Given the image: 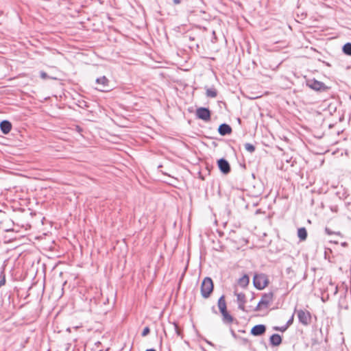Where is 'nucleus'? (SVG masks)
Returning <instances> with one entry per match:
<instances>
[{
    "mask_svg": "<svg viewBox=\"0 0 351 351\" xmlns=\"http://www.w3.org/2000/svg\"><path fill=\"white\" fill-rule=\"evenodd\" d=\"M213 282L210 277L203 279L201 285V294L204 298H208L213 291Z\"/></svg>",
    "mask_w": 351,
    "mask_h": 351,
    "instance_id": "nucleus-1",
    "label": "nucleus"
},
{
    "mask_svg": "<svg viewBox=\"0 0 351 351\" xmlns=\"http://www.w3.org/2000/svg\"><path fill=\"white\" fill-rule=\"evenodd\" d=\"M253 283L254 287L259 290L265 289L269 284L268 276L265 274H256L254 276Z\"/></svg>",
    "mask_w": 351,
    "mask_h": 351,
    "instance_id": "nucleus-2",
    "label": "nucleus"
},
{
    "mask_svg": "<svg viewBox=\"0 0 351 351\" xmlns=\"http://www.w3.org/2000/svg\"><path fill=\"white\" fill-rule=\"evenodd\" d=\"M306 84L311 89L318 92H324L328 89V87L324 83L315 79L307 80L306 81Z\"/></svg>",
    "mask_w": 351,
    "mask_h": 351,
    "instance_id": "nucleus-3",
    "label": "nucleus"
},
{
    "mask_svg": "<svg viewBox=\"0 0 351 351\" xmlns=\"http://www.w3.org/2000/svg\"><path fill=\"white\" fill-rule=\"evenodd\" d=\"M299 322L304 326L308 325L311 322V313L306 310H298L297 311Z\"/></svg>",
    "mask_w": 351,
    "mask_h": 351,
    "instance_id": "nucleus-4",
    "label": "nucleus"
},
{
    "mask_svg": "<svg viewBox=\"0 0 351 351\" xmlns=\"http://www.w3.org/2000/svg\"><path fill=\"white\" fill-rule=\"evenodd\" d=\"M195 115L197 119L206 122L210 120V111L208 108L200 107L196 110Z\"/></svg>",
    "mask_w": 351,
    "mask_h": 351,
    "instance_id": "nucleus-5",
    "label": "nucleus"
},
{
    "mask_svg": "<svg viewBox=\"0 0 351 351\" xmlns=\"http://www.w3.org/2000/svg\"><path fill=\"white\" fill-rule=\"evenodd\" d=\"M217 165L219 170L223 174L227 175L230 172V165L227 160L224 158H220L217 160Z\"/></svg>",
    "mask_w": 351,
    "mask_h": 351,
    "instance_id": "nucleus-6",
    "label": "nucleus"
},
{
    "mask_svg": "<svg viewBox=\"0 0 351 351\" xmlns=\"http://www.w3.org/2000/svg\"><path fill=\"white\" fill-rule=\"evenodd\" d=\"M96 83L100 86L98 88L101 91H108L109 88V80L106 76H102L96 80Z\"/></svg>",
    "mask_w": 351,
    "mask_h": 351,
    "instance_id": "nucleus-7",
    "label": "nucleus"
},
{
    "mask_svg": "<svg viewBox=\"0 0 351 351\" xmlns=\"http://www.w3.org/2000/svg\"><path fill=\"white\" fill-rule=\"evenodd\" d=\"M274 298L273 292L264 293L259 301L260 305H264L265 308H267L269 304L272 302Z\"/></svg>",
    "mask_w": 351,
    "mask_h": 351,
    "instance_id": "nucleus-8",
    "label": "nucleus"
},
{
    "mask_svg": "<svg viewBox=\"0 0 351 351\" xmlns=\"http://www.w3.org/2000/svg\"><path fill=\"white\" fill-rule=\"evenodd\" d=\"M266 331V326L263 324H258L252 327L251 329V334L254 336H261Z\"/></svg>",
    "mask_w": 351,
    "mask_h": 351,
    "instance_id": "nucleus-9",
    "label": "nucleus"
},
{
    "mask_svg": "<svg viewBox=\"0 0 351 351\" xmlns=\"http://www.w3.org/2000/svg\"><path fill=\"white\" fill-rule=\"evenodd\" d=\"M218 132L221 136H226L227 134H230L232 132V128L228 124L222 123L218 128Z\"/></svg>",
    "mask_w": 351,
    "mask_h": 351,
    "instance_id": "nucleus-10",
    "label": "nucleus"
},
{
    "mask_svg": "<svg viewBox=\"0 0 351 351\" xmlns=\"http://www.w3.org/2000/svg\"><path fill=\"white\" fill-rule=\"evenodd\" d=\"M0 128L4 134H7L12 129V123L9 121L3 120L0 123Z\"/></svg>",
    "mask_w": 351,
    "mask_h": 351,
    "instance_id": "nucleus-11",
    "label": "nucleus"
},
{
    "mask_svg": "<svg viewBox=\"0 0 351 351\" xmlns=\"http://www.w3.org/2000/svg\"><path fill=\"white\" fill-rule=\"evenodd\" d=\"M269 342L272 346H278L282 343V338L278 334H273L269 338Z\"/></svg>",
    "mask_w": 351,
    "mask_h": 351,
    "instance_id": "nucleus-12",
    "label": "nucleus"
},
{
    "mask_svg": "<svg viewBox=\"0 0 351 351\" xmlns=\"http://www.w3.org/2000/svg\"><path fill=\"white\" fill-rule=\"evenodd\" d=\"M250 282V278L247 275H244L241 278L239 279L238 284L241 287H245L248 285Z\"/></svg>",
    "mask_w": 351,
    "mask_h": 351,
    "instance_id": "nucleus-13",
    "label": "nucleus"
},
{
    "mask_svg": "<svg viewBox=\"0 0 351 351\" xmlns=\"http://www.w3.org/2000/svg\"><path fill=\"white\" fill-rule=\"evenodd\" d=\"M298 237L301 241H305L307 238V231L305 228H300L298 230Z\"/></svg>",
    "mask_w": 351,
    "mask_h": 351,
    "instance_id": "nucleus-14",
    "label": "nucleus"
},
{
    "mask_svg": "<svg viewBox=\"0 0 351 351\" xmlns=\"http://www.w3.org/2000/svg\"><path fill=\"white\" fill-rule=\"evenodd\" d=\"M206 95L208 97L215 98L217 95V91L215 88H208L206 90Z\"/></svg>",
    "mask_w": 351,
    "mask_h": 351,
    "instance_id": "nucleus-15",
    "label": "nucleus"
},
{
    "mask_svg": "<svg viewBox=\"0 0 351 351\" xmlns=\"http://www.w3.org/2000/svg\"><path fill=\"white\" fill-rule=\"evenodd\" d=\"M217 305H218V308H219V311L223 310L224 308H226L227 307L224 295H221L219 298L218 302H217Z\"/></svg>",
    "mask_w": 351,
    "mask_h": 351,
    "instance_id": "nucleus-16",
    "label": "nucleus"
},
{
    "mask_svg": "<svg viewBox=\"0 0 351 351\" xmlns=\"http://www.w3.org/2000/svg\"><path fill=\"white\" fill-rule=\"evenodd\" d=\"M232 316L229 313H225L222 315V320L225 324H231L233 322Z\"/></svg>",
    "mask_w": 351,
    "mask_h": 351,
    "instance_id": "nucleus-17",
    "label": "nucleus"
},
{
    "mask_svg": "<svg viewBox=\"0 0 351 351\" xmlns=\"http://www.w3.org/2000/svg\"><path fill=\"white\" fill-rule=\"evenodd\" d=\"M343 52L348 55L351 56V43H347L343 46Z\"/></svg>",
    "mask_w": 351,
    "mask_h": 351,
    "instance_id": "nucleus-18",
    "label": "nucleus"
},
{
    "mask_svg": "<svg viewBox=\"0 0 351 351\" xmlns=\"http://www.w3.org/2000/svg\"><path fill=\"white\" fill-rule=\"evenodd\" d=\"M238 303H245V295L243 293H235Z\"/></svg>",
    "mask_w": 351,
    "mask_h": 351,
    "instance_id": "nucleus-19",
    "label": "nucleus"
},
{
    "mask_svg": "<svg viewBox=\"0 0 351 351\" xmlns=\"http://www.w3.org/2000/svg\"><path fill=\"white\" fill-rule=\"evenodd\" d=\"M245 148L250 153H252L255 151V147L253 145L248 143L245 144Z\"/></svg>",
    "mask_w": 351,
    "mask_h": 351,
    "instance_id": "nucleus-20",
    "label": "nucleus"
},
{
    "mask_svg": "<svg viewBox=\"0 0 351 351\" xmlns=\"http://www.w3.org/2000/svg\"><path fill=\"white\" fill-rule=\"evenodd\" d=\"M5 274L3 271L0 273V287L5 284Z\"/></svg>",
    "mask_w": 351,
    "mask_h": 351,
    "instance_id": "nucleus-21",
    "label": "nucleus"
},
{
    "mask_svg": "<svg viewBox=\"0 0 351 351\" xmlns=\"http://www.w3.org/2000/svg\"><path fill=\"white\" fill-rule=\"evenodd\" d=\"M174 330L178 336L181 337L182 336V331L181 329L179 328L178 325L176 323L173 324Z\"/></svg>",
    "mask_w": 351,
    "mask_h": 351,
    "instance_id": "nucleus-22",
    "label": "nucleus"
},
{
    "mask_svg": "<svg viewBox=\"0 0 351 351\" xmlns=\"http://www.w3.org/2000/svg\"><path fill=\"white\" fill-rule=\"evenodd\" d=\"M238 308H239L240 310H241V311H244V312H247V313H248V312H250V310H248V309H246V308H245V303H238Z\"/></svg>",
    "mask_w": 351,
    "mask_h": 351,
    "instance_id": "nucleus-23",
    "label": "nucleus"
},
{
    "mask_svg": "<svg viewBox=\"0 0 351 351\" xmlns=\"http://www.w3.org/2000/svg\"><path fill=\"white\" fill-rule=\"evenodd\" d=\"M287 329V326H281V327H278V326L274 327V330H279V331H281V332H285Z\"/></svg>",
    "mask_w": 351,
    "mask_h": 351,
    "instance_id": "nucleus-24",
    "label": "nucleus"
},
{
    "mask_svg": "<svg viewBox=\"0 0 351 351\" xmlns=\"http://www.w3.org/2000/svg\"><path fill=\"white\" fill-rule=\"evenodd\" d=\"M150 332V330H149V328L148 326L144 328L143 332H142V334L141 335L143 337H145L147 336L149 333Z\"/></svg>",
    "mask_w": 351,
    "mask_h": 351,
    "instance_id": "nucleus-25",
    "label": "nucleus"
},
{
    "mask_svg": "<svg viewBox=\"0 0 351 351\" xmlns=\"http://www.w3.org/2000/svg\"><path fill=\"white\" fill-rule=\"evenodd\" d=\"M40 76L43 80H46V79L49 78V77L48 76L47 73H45V71H40Z\"/></svg>",
    "mask_w": 351,
    "mask_h": 351,
    "instance_id": "nucleus-26",
    "label": "nucleus"
},
{
    "mask_svg": "<svg viewBox=\"0 0 351 351\" xmlns=\"http://www.w3.org/2000/svg\"><path fill=\"white\" fill-rule=\"evenodd\" d=\"M262 307H264V305H260L259 302L258 303L257 306L254 308V311H259Z\"/></svg>",
    "mask_w": 351,
    "mask_h": 351,
    "instance_id": "nucleus-27",
    "label": "nucleus"
},
{
    "mask_svg": "<svg viewBox=\"0 0 351 351\" xmlns=\"http://www.w3.org/2000/svg\"><path fill=\"white\" fill-rule=\"evenodd\" d=\"M325 232H326V233L327 234H328V235H331V234H335V232H334L331 231V230H330L328 228H327V227L325 228Z\"/></svg>",
    "mask_w": 351,
    "mask_h": 351,
    "instance_id": "nucleus-28",
    "label": "nucleus"
},
{
    "mask_svg": "<svg viewBox=\"0 0 351 351\" xmlns=\"http://www.w3.org/2000/svg\"><path fill=\"white\" fill-rule=\"evenodd\" d=\"M293 315L291 316V317L288 320V322H287V328L289 327V326H290L291 324H292L293 323Z\"/></svg>",
    "mask_w": 351,
    "mask_h": 351,
    "instance_id": "nucleus-29",
    "label": "nucleus"
},
{
    "mask_svg": "<svg viewBox=\"0 0 351 351\" xmlns=\"http://www.w3.org/2000/svg\"><path fill=\"white\" fill-rule=\"evenodd\" d=\"M172 1H173V4L178 5V4H180L182 0H172Z\"/></svg>",
    "mask_w": 351,
    "mask_h": 351,
    "instance_id": "nucleus-30",
    "label": "nucleus"
},
{
    "mask_svg": "<svg viewBox=\"0 0 351 351\" xmlns=\"http://www.w3.org/2000/svg\"><path fill=\"white\" fill-rule=\"evenodd\" d=\"M220 312H221L222 315H223L225 313H228V311H227V307L226 308H224L223 310L220 311Z\"/></svg>",
    "mask_w": 351,
    "mask_h": 351,
    "instance_id": "nucleus-31",
    "label": "nucleus"
},
{
    "mask_svg": "<svg viewBox=\"0 0 351 351\" xmlns=\"http://www.w3.org/2000/svg\"><path fill=\"white\" fill-rule=\"evenodd\" d=\"M337 291H338L337 286H335V292H334V293L336 294L337 293Z\"/></svg>",
    "mask_w": 351,
    "mask_h": 351,
    "instance_id": "nucleus-32",
    "label": "nucleus"
},
{
    "mask_svg": "<svg viewBox=\"0 0 351 351\" xmlns=\"http://www.w3.org/2000/svg\"><path fill=\"white\" fill-rule=\"evenodd\" d=\"M244 343H247L249 342L248 339H243Z\"/></svg>",
    "mask_w": 351,
    "mask_h": 351,
    "instance_id": "nucleus-33",
    "label": "nucleus"
},
{
    "mask_svg": "<svg viewBox=\"0 0 351 351\" xmlns=\"http://www.w3.org/2000/svg\"><path fill=\"white\" fill-rule=\"evenodd\" d=\"M231 333H232V336H233V337H235V336H236V335H235V333H234V330H231Z\"/></svg>",
    "mask_w": 351,
    "mask_h": 351,
    "instance_id": "nucleus-34",
    "label": "nucleus"
},
{
    "mask_svg": "<svg viewBox=\"0 0 351 351\" xmlns=\"http://www.w3.org/2000/svg\"><path fill=\"white\" fill-rule=\"evenodd\" d=\"M146 351H156V350H154V349H152H152H148V350H147Z\"/></svg>",
    "mask_w": 351,
    "mask_h": 351,
    "instance_id": "nucleus-35",
    "label": "nucleus"
},
{
    "mask_svg": "<svg viewBox=\"0 0 351 351\" xmlns=\"http://www.w3.org/2000/svg\"><path fill=\"white\" fill-rule=\"evenodd\" d=\"M342 245L343 246H346V245H347V243L346 242H344V243H342Z\"/></svg>",
    "mask_w": 351,
    "mask_h": 351,
    "instance_id": "nucleus-36",
    "label": "nucleus"
},
{
    "mask_svg": "<svg viewBox=\"0 0 351 351\" xmlns=\"http://www.w3.org/2000/svg\"><path fill=\"white\" fill-rule=\"evenodd\" d=\"M207 343H208V344H210V345H213V344H212L210 342H209V341H207Z\"/></svg>",
    "mask_w": 351,
    "mask_h": 351,
    "instance_id": "nucleus-37",
    "label": "nucleus"
}]
</instances>
